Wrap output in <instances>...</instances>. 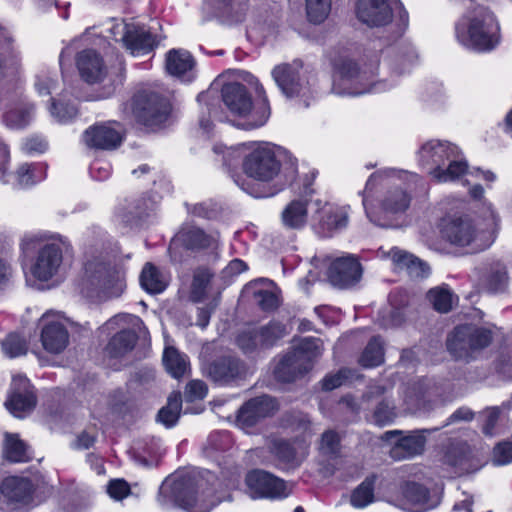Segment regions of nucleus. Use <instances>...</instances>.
<instances>
[{"mask_svg": "<svg viewBox=\"0 0 512 512\" xmlns=\"http://www.w3.org/2000/svg\"><path fill=\"white\" fill-rule=\"evenodd\" d=\"M297 356L307 360L308 367L312 369L314 360L322 353V341L315 337L303 338L300 343L291 349Z\"/></svg>", "mask_w": 512, "mask_h": 512, "instance_id": "nucleus-48", "label": "nucleus"}, {"mask_svg": "<svg viewBox=\"0 0 512 512\" xmlns=\"http://www.w3.org/2000/svg\"><path fill=\"white\" fill-rule=\"evenodd\" d=\"M279 410V402L267 394L255 396L245 401L236 414V425L248 431L251 428L273 417Z\"/></svg>", "mask_w": 512, "mask_h": 512, "instance_id": "nucleus-14", "label": "nucleus"}, {"mask_svg": "<svg viewBox=\"0 0 512 512\" xmlns=\"http://www.w3.org/2000/svg\"><path fill=\"white\" fill-rule=\"evenodd\" d=\"M212 276L211 272L206 268H199L194 272L189 296L191 301L195 303L203 301Z\"/></svg>", "mask_w": 512, "mask_h": 512, "instance_id": "nucleus-51", "label": "nucleus"}, {"mask_svg": "<svg viewBox=\"0 0 512 512\" xmlns=\"http://www.w3.org/2000/svg\"><path fill=\"white\" fill-rule=\"evenodd\" d=\"M335 72L342 81H361L364 79V73H362L358 67V64L349 58L339 59L335 65Z\"/></svg>", "mask_w": 512, "mask_h": 512, "instance_id": "nucleus-53", "label": "nucleus"}, {"mask_svg": "<svg viewBox=\"0 0 512 512\" xmlns=\"http://www.w3.org/2000/svg\"><path fill=\"white\" fill-rule=\"evenodd\" d=\"M456 37L469 49L489 52L501 41L500 26L492 11L477 7L456 24Z\"/></svg>", "mask_w": 512, "mask_h": 512, "instance_id": "nucleus-2", "label": "nucleus"}, {"mask_svg": "<svg viewBox=\"0 0 512 512\" xmlns=\"http://www.w3.org/2000/svg\"><path fill=\"white\" fill-rule=\"evenodd\" d=\"M255 295L258 298V305L263 311L269 312L278 308L279 299L274 292L260 290Z\"/></svg>", "mask_w": 512, "mask_h": 512, "instance_id": "nucleus-60", "label": "nucleus"}, {"mask_svg": "<svg viewBox=\"0 0 512 512\" xmlns=\"http://www.w3.org/2000/svg\"><path fill=\"white\" fill-rule=\"evenodd\" d=\"M207 385L201 380L190 381L185 388L184 397L187 402L203 399L207 394Z\"/></svg>", "mask_w": 512, "mask_h": 512, "instance_id": "nucleus-58", "label": "nucleus"}, {"mask_svg": "<svg viewBox=\"0 0 512 512\" xmlns=\"http://www.w3.org/2000/svg\"><path fill=\"white\" fill-rule=\"evenodd\" d=\"M201 486L193 478L176 480L172 486L175 503L189 512H210L214 503L203 492L199 494Z\"/></svg>", "mask_w": 512, "mask_h": 512, "instance_id": "nucleus-17", "label": "nucleus"}, {"mask_svg": "<svg viewBox=\"0 0 512 512\" xmlns=\"http://www.w3.org/2000/svg\"><path fill=\"white\" fill-rule=\"evenodd\" d=\"M420 163L438 182L452 181L463 175L468 164L457 145L447 140H429L419 150Z\"/></svg>", "mask_w": 512, "mask_h": 512, "instance_id": "nucleus-5", "label": "nucleus"}, {"mask_svg": "<svg viewBox=\"0 0 512 512\" xmlns=\"http://www.w3.org/2000/svg\"><path fill=\"white\" fill-rule=\"evenodd\" d=\"M431 380L421 379L408 383L404 391V402L411 413L430 409V403L435 394Z\"/></svg>", "mask_w": 512, "mask_h": 512, "instance_id": "nucleus-26", "label": "nucleus"}, {"mask_svg": "<svg viewBox=\"0 0 512 512\" xmlns=\"http://www.w3.org/2000/svg\"><path fill=\"white\" fill-rule=\"evenodd\" d=\"M307 199H294L287 204L281 213L282 223L286 228L298 230L303 228L308 219Z\"/></svg>", "mask_w": 512, "mask_h": 512, "instance_id": "nucleus-34", "label": "nucleus"}, {"mask_svg": "<svg viewBox=\"0 0 512 512\" xmlns=\"http://www.w3.org/2000/svg\"><path fill=\"white\" fill-rule=\"evenodd\" d=\"M493 340L490 328L472 323L457 325L446 339V347L455 360L469 362L487 348Z\"/></svg>", "mask_w": 512, "mask_h": 512, "instance_id": "nucleus-6", "label": "nucleus"}, {"mask_svg": "<svg viewBox=\"0 0 512 512\" xmlns=\"http://www.w3.org/2000/svg\"><path fill=\"white\" fill-rule=\"evenodd\" d=\"M124 46L132 54H145L153 50L156 42L154 36L145 26L131 22Z\"/></svg>", "mask_w": 512, "mask_h": 512, "instance_id": "nucleus-31", "label": "nucleus"}, {"mask_svg": "<svg viewBox=\"0 0 512 512\" xmlns=\"http://www.w3.org/2000/svg\"><path fill=\"white\" fill-rule=\"evenodd\" d=\"M362 276V266L353 255H346L335 259L329 266L328 279L338 288L345 289L358 283Z\"/></svg>", "mask_w": 512, "mask_h": 512, "instance_id": "nucleus-22", "label": "nucleus"}, {"mask_svg": "<svg viewBox=\"0 0 512 512\" xmlns=\"http://www.w3.org/2000/svg\"><path fill=\"white\" fill-rule=\"evenodd\" d=\"M386 173H387L386 171H377V172L373 173L367 180L365 189L361 192V195L363 196L362 202H363V206L366 211L367 217L370 219L371 222H373L376 225H379L381 227H386V225L377 223L376 221H374L372 219V217L370 216V213L368 212L366 202H367V194L372 192L373 189L385 178Z\"/></svg>", "mask_w": 512, "mask_h": 512, "instance_id": "nucleus-57", "label": "nucleus"}, {"mask_svg": "<svg viewBox=\"0 0 512 512\" xmlns=\"http://www.w3.org/2000/svg\"><path fill=\"white\" fill-rule=\"evenodd\" d=\"M15 178L20 187H29L45 178V169L40 164L24 163L17 169Z\"/></svg>", "mask_w": 512, "mask_h": 512, "instance_id": "nucleus-45", "label": "nucleus"}, {"mask_svg": "<svg viewBox=\"0 0 512 512\" xmlns=\"http://www.w3.org/2000/svg\"><path fill=\"white\" fill-rule=\"evenodd\" d=\"M485 227L479 229L468 216H453L445 220L441 233L443 238L458 247L472 246L474 251L492 245L498 230L499 218L491 207L487 208Z\"/></svg>", "mask_w": 512, "mask_h": 512, "instance_id": "nucleus-3", "label": "nucleus"}, {"mask_svg": "<svg viewBox=\"0 0 512 512\" xmlns=\"http://www.w3.org/2000/svg\"><path fill=\"white\" fill-rule=\"evenodd\" d=\"M51 115L60 123H66L74 119L78 114V108L74 102L63 99L51 98L49 108Z\"/></svg>", "mask_w": 512, "mask_h": 512, "instance_id": "nucleus-52", "label": "nucleus"}, {"mask_svg": "<svg viewBox=\"0 0 512 512\" xmlns=\"http://www.w3.org/2000/svg\"><path fill=\"white\" fill-rule=\"evenodd\" d=\"M77 67L83 80L90 84L101 82L107 74L102 57L92 49L78 54Z\"/></svg>", "mask_w": 512, "mask_h": 512, "instance_id": "nucleus-29", "label": "nucleus"}, {"mask_svg": "<svg viewBox=\"0 0 512 512\" xmlns=\"http://www.w3.org/2000/svg\"><path fill=\"white\" fill-rule=\"evenodd\" d=\"M377 476L372 474L364 479V481L354 489L351 495V504L357 508H363L374 500V486Z\"/></svg>", "mask_w": 512, "mask_h": 512, "instance_id": "nucleus-44", "label": "nucleus"}, {"mask_svg": "<svg viewBox=\"0 0 512 512\" xmlns=\"http://www.w3.org/2000/svg\"><path fill=\"white\" fill-rule=\"evenodd\" d=\"M493 463L506 465L512 462V442L498 443L493 450Z\"/></svg>", "mask_w": 512, "mask_h": 512, "instance_id": "nucleus-59", "label": "nucleus"}, {"mask_svg": "<svg viewBox=\"0 0 512 512\" xmlns=\"http://www.w3.org/2000/svg\"><path fill=\"white\" fill-rule=\"evenodd\" d=\"M5 457L10 462H28L31 456L27 445L15 434H7L4 448Z\"/></svg>", "mask_w": 512, "mask_h": 512, "instance_id": "nucleus-43", "label": "nucleus"}, {"mask_svg": "<svg viewBox=\"0 0 512 512\" xmlns=\"http://www.w3.org/2000/svg\"><path fill=\"white\" fill-rule=\"evenodd\" d=\"M407 314L406 310L391 307L389 313L382 317L381 325L384 328L399 327L405 322Z\"/></svg>", "mask_w": 512, "mask_h": 512, "instance_id": "nucleus-61", "label": "nucleus"}, {"mask_svg": "<svg viewBox=\"0 0 512 512\" xmlns=\"http://www.w3.org/2000/svg\"><path fill=\"white\" fill-rule=\"evenodd\" d=\"M1 493L10 501L22 502L30 497L32 483L27 478L11 476L3 480Z\"/></svg>", "mask_w": 512, "mask_h": 512, "instance_id": "nucleus-35", "label": "nucleus"}, {"mask_svg": "<svg viewBox=\"0 0 512 512\" xmlns=\"http://www.w3.org/2000/svg\"><path fill=\"white\" fill-rule=\"evenodd\" d=\"M195 60L192 55L182 49H172L166 55V69L172 76L184 82L195 78Z\"/></svg>", "mask_w": 512, "mask_h": 512, "instance_id": "nucleus-30", "label": "nucleus"}, {"mask_svg": "<svg viewBox=\"0 0 512 512\" xmlns=\"http://www.w3.org/2000/svg\"><path fill=\"white\" fill-rule=\"evenodd\" d=\"M204 375L219 386H235L244 381L248 366L240 357L224 354L213 358L203 366Z\"/></svg>", "mask_w": 512, "mask_h": 512, "instance_id": "nucleus-11", "label": "nucleus"}, {"mask_svg": "<svg viewBox=\"0 0 512 512\" xmlns=\"http://www.w3.org/2000/svg\"><path fill=\"white\" fill-rule=\"evenodd\" d=\"M427 299L439 313H448L453 308L454 295L447 287H435L427 292Z\"/></svg>", "mask_w": 512, "mask_h": 512, "instance_id": "nucleus-47", "label": "nucleus"}, {"mask_svg": "<svg viewBox=\"0 0 512 512\" xmlns=\"http://www.w3.org/2000/svg\"><path fill=\"white\" fill-rule=\"evenodd\" d=\"M410 201V195L404 189L397 187L387 191L382 200V207L389 213H402L407 210Z\"/></svg>", "mask_w": 512, "mask_h": 512, "instance_id": "nucleus-40", "label": "nucleus"}, {"mask_svg": "<svg viewBox=\"0 0 512 512\" xmlns=\"http://www.w3.org/2000/svg\"><path fill=\"white\" fill-rule=\"evenodd\" d=\"M402 494L411 504L423 506L422 509L415 512H423L434 507V505L428 504L429 490L423 484L408 481L402 487Z\"/></svg>", "mask_w": 512, "mask_h": 512, "instance_id": "nucleus-38", "label": "nucleus"}, {"mask_svg": "<svg viewBox=\"0 0 512 512\" xmlns=\"http://www.w3.org/2000/svg\"><path fill=\"white\" fill-rule=\"evenodd\" d=\"M79 294L92 303L120 297L126 289V269L103 253L86 252L76 282Z\"/></svg>", "mask_w": 512, "mask_h": 512, "instance_id": "nucleus-1", "label": "nucleus"}, {"mask_svg": "<svg viewBox=\"0 0 512 512\" xmlns=\"http://www.w3.org/2000/svg\"><path fill=\"white\" fill-rule=\"evenodd\" d=\"M440 428L433 429H420L409 432L401 430L387 431L384 434L386 440L397 437L393 446L390 449V456L392 459L400 461L411 459L416 456L422 455L426 446V434L438 431Z\"/></svg>", "mask_w": 512, "mask_h": 512, "instance_id": "nucleus-15", "label": "nucleus"}, {"mask_svg": "<svg viewBox=\"0 0 512 512\" xmlns=\"http://www.w3.org/2000/svg\"><path fill=\"white\" fill-rule=\"evenodd\" d=\"M152 208V202L148 198L140 197L135 199L126 207V221L129 222L133 220H142L149 216Z\"/></svg>", "mask_w": 512, "mask_h": 512, "instance_id": "nucleus-55", "label": "nucleus"}, {"mask_svg": "<svg viewBox=\"0 0 512 512\" xmlns=\"http://www.w3.org/2000/svg\"><path fill=\"white\" fill-rule=\"evenodd\" d=\"M217 247V239L215 236L206 233L203 229L185 225L175 234L170 241L168 252L173 262H182L180 249L191 251L194 253L204 250L215 249Z\"/></svg>", "mask_w": 512, "mask_h": 512, "instance_id": "nucleus-13", "label": "nucleus"}, {"mask_svg": "<svg viewBox=\"0 0 512 512\" xmlns=\"http://www.w3.org/2000/svg\"><path fill=\"white\" fill-rule=\"evenodd\" d=\"M37 396L29 379L23 375L14 376L6 408L17 418H24L36 407Z\"/></svg>", "mask_w": 512, "mask_h": 512, "instance_id": "nucleus-18", "label": "nucleus"}, {"mask_svg": "<svg viewBox=\"0 0 512 512\" xmlns=\"http://www.w3.org/2000/svg\"><path fill=\"white\" fill-rule=\"evenodd\" d=\"M307 360L297 356L292 350L284 354L274 368V377L277 381L291 383L303 377L309 370Z\"/></svg>", "mask_w": 512, "mask_h": 512, "instance_id": "nucleus-28", "label": "nucleus"}, {"mask_svg": "<svg viewBox=\"0 0 512 512\" xmlns=\"http://www.w3.org/2000/svg\"><path fill=\"white\" fill-rule=\"evenodd\" d=\"M331 10V0H306L308 20L314 24L322 23Z\"/></svg>", "mask_w": 512, "mask_h": 512, "instance_id": "nucleus-54", "label": "nucleus"}, {"mask_svg": "<svg viewBox=\"0 0 512 512\" xmlns=\"http://www.w3.org/2000/svg\"><path fill=\"white\" fill-rule=\"evenodd\" d=\"M124 139L122 125L108 121L89 127L83 134L84 143L94 149L115 150Z\"/></svg>", "mask_w": 512, "mask_h": 512, "instance_id": "nucleus-21", "label": "nucleus"}, {"mask_svg": "<svg viewBox=\"0 0 512 512\" xmlns=\"http://www.w3.org/2000/svg\"><path fill=\"white\" fill-rule=\"evenodd\" d=\"M319 453L326 459H336L341 456V439L334 430L325 431L320 438Z\"/></svg>", "mask_w": 512, "mask_h": 512, "instance_id": "nucleus-49", "label": "nucleus"}, {"mask_svg": "<svg viewBox=\"0 0 512 512\" xmlns=\"http://www.w3.org/2000/svg\"><path fill=\"white\" fill-rule=\"evenodd\" d=\"M242 167L248 177L260 182H271L280 175L281 160L273 147L262 144L244 156Z\"/></svg>", "mask_w": 512, "mask_h": 512, "instance_id": "nucleus-10", "label": "nucleus"}, {"mask_svg": "<svg viewBox=\"0 0 512 512\" xmlns=\"http://www.w3.org/2000/svg\"><path fill=\"white\" fill-rule=\"evenodd\" d=\"M205 5L215 17L228 24L243 22L249 10L248 0H205Z\"/></svg>", "mask_w": 512, "mask_h": 512, "instance_id": "nucleus-25", "label": "nucleus"}, {"mask_svg": "<svg viewBox=\"0 0 512 512\" xmlns=\"http://www.w3.org/2000/svg\"><path fill=\"white\" fill-rule=\"evenodd\" d=\"M495 369L503 378L512 380V355L501 353L496 361Z\"/></svg>", "mask_w": 512, "mask_h": 512, "instance_id": "nucleus-64", "label": "nucleus"}, {"mask_svg": "<svg viewBox=\"0 0 512 512\" xmlns=\"http://www.w3.org/2000/svg\"><path fill=\"white\" fill-rule=\"evenodd\" d=\"M245 482L252 498L277 499L288 496L285 481L262 469L248 472Z\"/></svg>", "mask_w": 512, "mask_h": 512, "instance_id": "nucleus-20", "label": "nucleus"}, {"mask_svg": "<svg viewBox=\"0 0 512 512\" xmlns=\"http://www.w3.org/2000/svg\"><path fill=\"white\" fill-rule=\"evenodd\" d=\"M302 62L295 60L292 63L277 65L272 70V77L281 92L287 98L304 97L309 92L307 81L301 75Z\"/></svg>", "mask_w": 512, "mask_h": 512, "instance_id": "nucleus-19", "label": "nucleus"}, {"mask_svg": "<svg viewBox=\"0 0 512 512\" xmlns=\"http://www.w3.org/2000/svg\"><path fill=\"white\" fill-rule=\"evenodd\" d=\"M392 261L400 269H405L408 275L414 279H422L429 275V265L407 251L393 248L390 251Z\"/></svg>", "mask_w": 512, "mask_h": 512, "instance_id": "nucleus-32", "label": "nucleus"}, {"mask_svg": "<svg viewBox=\"0 0 512 512\" xmlns=\"http://www.w3.org/2000/svg\"><path fill=\"white\" fill-rule=\"evenodd\" d=\"M48 314H44L41 321L44 323L41 330L43 348L52 354L61 353L69 343V334L66 327L58 321H48Z\"/></svg>", "mask_w": 512, "mask_h": 512, "instance_id": "nucleus-27", "label": "nucleus"}, {"mask_svg": "<svg viewBox=\"0 0 512 512\" xmlns=\"http://www.w3.org/2000/svg\"><path fill=\"white\" fill-rule=\"evenodd\" d=\"M313 229L321 237H331L334 233L346 228L348 214L341 208L325 204L313 218Z\"/></svg>", "mask_w": 512, "mask_h": 512, "instance_id": "nucleus-24", "label": "nucleus"}, {"mask_svg": "<svg viewBox=\"0 0 512 512\" xmlns=\"http://www.w3.org/2000/svg\"><path fill=\"white\" fill-rule=\"evenodd\" d=\"M34 108L33 104H23L6 112L3 116L6 126L12 129L24 128L29 124Z\"/></svg>", "mask_w": 512, "mask_h": 512, "instance_id": "nucleus-46", "label": "nucleus"}, {"mask_svg": "<svg viewBox=\"0 0 512 512\" xmlns=\"http://www.w3.org/2000/svg\"><path fill=\"white\" fill-rule=\"evenodd\" d=\"M129 106L135 121L152 131L161 128L165 124L172 109L169 100L165 96L148 89L136 92ZM127 107L128 104L125 105V109Z\"/></svg>", "mask_w": 512, "mask_h": 512, "instance_id": "nucleus-7", "label": "nucleus"}, {"mask_svg": "<svg viewBox=\"0 0 512 512\" xmlns=\"http://www.w3.org/2000/svg\"><path fill=\"white\" fill-rule=\"evenodd\" d=\"M256 93L262 98L261 103L254 105L247 87L239 82H230L221 90L222 100L229 111L242 118L237 127L251 130L264 125L269 117L268 100L264 88L255 81Z\"/></svg>", "mask_w": 512, "mask_h": 512, "instance_id": "nucleus-4", "label": "nucleus"}, {"mask_svg": "<svg viewBox=\"0 0 512 512\" xmlns=\"http://www.w3.org/2000/svg\"><path fill=\"white\" fill-rule=\"evenodd\" d=\"M398 11V34L401 35L408 25V13L400 2L395 1ZM357 18L370 27L384 26L394 17V8L387 0H358L356 4Z\"/></svg>", "mask_w": 512, "mask_h": 512, "instance_id": "nucleus-9", "label": "nucleus"}, {"mask_svg": "<svg viewBox=\"0 0 512 512\" xmlns=\"http://www.w3.org/2000/svg\"><path fill=\"white\" fill-rule=\"evenodd\" d=\"M138 341V334L133 329H123L114 334L105 347L109 358H122L130 353Z\"/></svg>", "mask_w": 512, "mask_h": 512, "instance_id": "nucleus-33", "label": "nucleus"}, {"mask_svg": "<svg viewBox=\"0 0 512 512\" xmlns=\"http://www.w3.org/2000/svg\"><path fill=\"white\" fill-rule=\"evenodd\" d=\"M4 353L11 357L25 355L28 350L27 341L17 333L9 334L2 342Z\"/></svg>", "mask_w": 512, "mask_h": 512, "instance_id": "nucleus-56", "label": "nucleus"}, {"mask_svg": "<svg viewBox=\"0 0 512 512\" xmlns=\"http://www.w3.org/2000/svg\"><path fill=\"white\" fill-rule=\"evenodd\" d=\"M443 461L454 468L458 475L473 473L480 467L479 461L472 455L470 446L464 441H451L445 448Z\"/></svg>", "mask_w": 512, "mask_h": 512, "instance_id": "nucleus-23", "label": "nucleus"}, {"mask_svg": "<svg viewBox=\"0 0 512 512\" xmlns=\"http://www.w3.org/2000/svg\"><path fill=\"white\" fill-rule=\"evenodd\" d=\"M182 408V396L180 392H173L167 400V404L162 407L157 414V421L161 422L167 428L173 427L180 417Z\"/></svg>", "mask_w": 512, "mask_h": 512, "instance_id": "nucleus-39", "label": "nucleus"}, {"mask_svg": "<svg viewBox=\"0 0 512 512\" xmlns=\"http://www.w3.org/2000/svg\"><path fill=\"white\" fill-rule=\"evenodd\" d=\"M140 284L150 294H159L167 287V281L161 271L150 262L146 263L142 269Z\"/></svg>", "mask_w": 512, "mask_h": 512, "instance_id": "nucleus-36", "label": "nucleus"}, {"mask_svg": "<svg viewBox=\"0 0 512 512\" xmlns=\"http://www.w3.org/2000/svg\"><path fill=\"white\" fill-rule=\"evenodd\" d=\"M286 333L283 323L270 321L262 326L241 330L235 338V344L246 357L256 359L274 347Z\"/></svg>", "mask_w": 512, "mask_h": 512, "instance_id": "nucleus-8", "label": "nucleus"}, {"mask_svg": "<svg viewBox=\"0 0 512 512\" xmlns=\"http://www.w3.org/2000/svg\"><path fill=\"white\" fill-rule=\"evenodd\" d=\"M390 389L382 384L370 385L361 397L363 409L371 412L370 420L380 427L392 423L397 417L395 401L388 395Z\"/></svg>", "mask_w": 512, "mask_h": 512, "instance_id": "nucleus-12", "label": "nucleus"}, {"mask_svg": "<svg viewBox=\"0 0 512 512\" xmlns=\"http://www.w3.org/2000/svg\"><path fill=\"white\" fill-rule=\"evenodd\" d=\"M485 416L482 431L487 436L494 435V428L500 417V409L498 407H491L484 411Z\"/></svg>", "mask_w": 512, "mask_h": 512, "instance_id": "nucleus-63", "label": "nucleus"}, {"mask_svg": "<svg viewBox=\"0 0 512 512\" xmlns=\"http://www.w3.org/2000/svg\"><path fill=\"white\" fill-rule=\"evenodd\" d=\"M270 451L282 463L292 467L300 465L297 452L291 442L281 438H275L270 443Z\"/></svg>", "mask_w": 512, "mask_h": 512, "instance_id": "nucleus-42", "label": "nucleus"}, {"mask_svg": "<svg viewBox=\"0 0 512 512\" xmlns=\"http://www.w3.org/2000/svg\"><path fill=\"white\" fill-rule=\"evenodd\" d=\"M107 492L111 498L122 500L130 493V487L125 480L115 479L109 482Z\"/></svg>", "mask_w": 512, "mask_h": 512, "instance_id": "nucleus-62", "label": "nucleus"}, {"mask_svg": "<svg viewBox=\"0 0 512 512\" xmlns=\"http://www.w3.org/2000/svg\"><path fill=\"white\" fill-rule=\"evenodd\" d=\"M384 361L383 341L380 336H374L366 345L359 359L361 366L365 368L376 367Z\"/></svg>", "mask_w": 512, "mask_h": 512, "instance_id": "nucleus-41", "label": "nucleus"}, {"mask_svg": "<svg viewBox=\"0 0 512 512\" xmlns=\"http://www.w3.org/2000/svg\"><path fill=\"white\" fill-rule=\"evenodd\" d=\"M508 284V274L506 266L501 262L492 264L486 278V288L489 292H503Z\"/></svg>", "mask_w": 512, "mask_h": 512, "instance_id": "nucleus-50", "label": "nucleus"}, {"mask_svg": "<svg viewBox=\"0 0 512 512\" xmlns=\"http://www.w3.org/2000/svg\"><path fill=\"white\" fill-rule=\"evenodd\" d=\"M69 244L59 242L44 244L37 252L31 265V274L39 281L46 282L58 274L63 262V252L68 251Z\"/></svg>", "mask_w": 512, "mask_h": 512, "instance_id": "nucleus-16", "label": "nucleus"}, {"mask_svg": "<svg viewBox=\"0 0 512 512\" xmlns=\"http://www.w3.org/2000/svg\"><path fill=\"white\" fill-rule=\"evenodd\" d=\"M163 364L167 372L176 379L184 376L189 368L188 357L173 346L165 348Z\"/></svg>", "mask_w": 512, "mask_h": 512, "instance_id": "nucleus-37", "label": "nucleus"}]
</instances>
